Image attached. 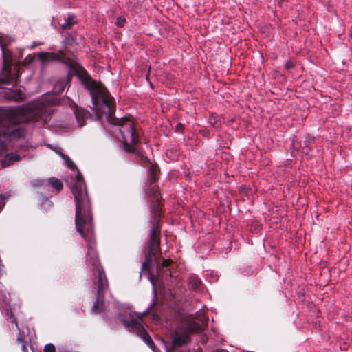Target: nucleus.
I'll return each mask as SVG.
<instances>
[{
  "mask_svg": "<svg viewBox=\"0 0 352 352\" xmlns=\"http://www.w3.org/2000/svg\"><path fill=\"white\" fill-rule=\"evenodd\" d=\"M93 226L91 230H88L85 227L83 229L84 235L81 236L87 241V253L86 258L87 265L92 267V271L96 275V285L98 287L96 300L92 307V312L99 314L104 311V295L109 287L108 280L104 269L101 266L98 252L96 248V241L93 236Z\"/></svg>",
  "mask_w": 352,
  "mask_h": 352,
  "instance_id": "1",
  "label": "nucleus"
},
{
  "mask_svg": "<svg viewBox=\"0 0 352 352\" xmlns=\"http://www.w3.org/2000/svg\"><path fill=\"white\" fill-rule=\"evenodd\" d=\"M163 207L164 205L160 198L153 200L150 205L149 237L144 247L146 252L145 261L141 268L142 272H149L153 258L157 259V254H160L161 219L163 217Z\"/></svg>",
  "mask_w": 352,
  "mask_h": 352,
  "instance_id": "2",
  "label": "nucleus"
},
{
  "mask_svg": "<svg viewBox=\"0 0 352 352\" xmlns=\"http://www.w3.org/2000/svg\"><path fill=\"white\" fill-rule=\"evenodd\" d=\"M71 56H72V62L76 68V71L69 67V71L67 77V82L66 84L69 85L72 76H76L84 87L90 91L92 104L96 109L97 116H100L101 113L100 107H99L100 99L102 100V105L108 107L110 110V107L112 104V97L104 87L93 80L87 71L78 64L74 53H71Z\"/></svg>",
  "mask_w": 352,
  "mask_h": 352,
  "instance_id": "3",
  "label": "nucleus"
},
{
  "mask_svg": "<svg viewBox=\"0 0 352 352\" xmlns=\"http://www.w3.org/2000/svg\"><path fill=\"white\" fill-rule=\"evenodd\" d=\"M72 192L76 201L75 224L76 230L84 235V227L88 230H91L93 216L87 186L79 170H78L76 182L72 188Z\"/></svg>",
  "mask_w": 352,
  "mask_h": 352,
  "instance_id": "4",
  "label": "nucleus"
},
{
  "mask_svg": "<svg viewBox=\"0 0 352 352\" xmlns=\"http://www.w3.org/2000/svg\"><path fill=\"white\" fill-rule=\"evenodd\" d=\"M107 109V112L102 111L100 109V115L98 116L100 118L102 113H107V119L108 122L113 125H118L122 126H126V130L130 134L131 143L127 142L126 140L123 142L124 150L129 153H133L140 160V163L142 166L145 164H151L150 160L144 155V152L141 148H138V144L140 143V134L138 130L135 126L133 122H130L129 118L122 117L121 118H117L115 116L116 111V103L114 99L112 98V104L110 107V111L108 107L103 106Z\"/></svg>",
  "mask_w": 352,
  "mask_h": 352,
  "instance_id": "5",
  "label": "nucleus"
},
{
  "mask_svg": "<svg viewBox=\"0 0 352 352\" xmlns=\"http://www.w3.org/2000/svg\"><path fill=\"white\" fill-rule=\"evenodd\" d=\"M207 327L205 321L197 322L193 320H186L174 332L170 348L173 350L191 342L190 334L201 333Z\"/></svg>",
  "mask_w": 352,
  "mask_h": 352,
  "instance_id": "6",
  "label": "nucleus"
},
{
  "mask_svg": "<svg viewBox=\"0 0 352 352\" xmlns=\"http://www.w3.org/2000/svg\"><path fill=\"white\" fill-rule=\"evenodd\" d=\"M21 122L22 118L14 111L0 112V138L12 140L23 136V129L19 126Z\"/></svg>",
  "mask_w": 352,
  "mask_h": 352,
  "instance_id": "7",
  "label": "nucleus"
},
{
  "mask_svg": "<svg viewBox=\"0 0 352 352\" xmlns=\"http://www.w3.org/2000/svg\"><path fill=\"white\" fill-rule=\"evenodd\" d=\"M71 53H74L70 50H68L67 47L65 49L60 50L58 52H41L38 53V59L43 63L57 61L64 65H66L69 67H71L72 70L76 71V68L73 65L72 62Z\"/></svg>",
  "mask_w": 352,
  "mask_h": 352,
  "instance_id": "8",
  "label": "nucleus"
},
{
  "mask_svg": "<svg viewBox=\"0 0 352 352\" xmlns=\"http://www.w3.org/2000/svg\"><path fill=\"white\" fill-rule=\"evenodd\" d=\"M56 98H53L51 100L45 99L44 102L36 104L30 109L28 117L33 122H37L41 119H46L52 113L47 105H56Z\"/></svg>",
  "mask_w": 352,
  "mask_h": 352,
  "instance_id": "9",
  "label": "nucleus"
},
{
  "mask_svg": "<svg viewBox=\"0 0 352 352\" xmlns=\"http://www.w3.org/2000/svg\"><path fill=\"white\" fill-rule=\"evenodd\" d=\"M123 322L126 327H131L134 329L137 334L148 346L151 348L154 346L153 340L142 325V316L136 315V317H134L131 315V318L130 320H124Z\"/></svg>",
  "mask_w": 352,
  "mask_h": 352,
  "instance_id": "10",
  "label": "nucleus"
},
{
  "mask_svg": "<svg viewBox=\"0 0 352 352\" xmlns=\"http://www.w3.org/2000/svg\"><path fill=\"white\" fill-rule=\"evenodd\" d=\"M0 46L3 54V72L4 78L2 84H8L12 80V52L7 47L6 41L0 36Z\"/></svg>",
  "mask_w": 352,
  "mask_h": 352,
  "instance_id": "11",
  "label": "nucleus"
},
{
  "mask_svg": "<svg viewBox=\"0 0 352 352\" xmlns=\"http://www.w3.org/2000/svg\"><path fill=\"white\" fill-rule=\"evenodd\" d=\"M149 165V177L147 182V188L146 189V194L147 197L151 198H155V199L158 197L159 194V186L156 184V182L159 179V173L160 168L157 164H145L144 166Z\"/></svg>",
  "mask_w": 352,
  "mask_h": 352,
  "instance_id": "12",
  "label": "nucleus"
},
{
  "mask_svg": "<svg viewBox=\"0 0 352 352\" xmlns=\"http://www.w3.org/2000/svg\"><path fill=\"white\" fill-rule=\"evenodd\" d=\"M74 113L76 116V120L80 127H82L86 124V119L89 113L83 108L78 107L77 104H74Z\"/></svg>",
  "mask_w": 352,
  "mask_h": 352,
  "instance_id": "13",
  "label": "nucleus"
},
{
  "mask_svg": "<svg viewBox=\"0 0 352 352\" xmlns=\"http://www.w3.org/2000/svg\"><path fill=\"white\" fill-rule=\"evenodd\" d=\"M173 263V261L171 259H162V262L161 263H158L157 264L156 270L157 274L164 276H171L170 270L168 268Z\"/></svg>",
  "mask_w": 352,
  "mask_h": 352,
  "instance_id": "14",
  "label": "nucleus"
},
{
  "mask_svg": "<svg viewBox=\"0 0 352 352\" xmlns=\"http://www.w3.org/2000/svg\"><path fill=\"white\" fill-rule=\"evenodd\" d=\"M21 160V157L17 153H8L2 160V165L4 167L9 166L13 164L16 162H19Z\"/></svg>",
  "mask_w": 352,
  "mask_h": 352,
  "instance_id": "15",
  "label": "nucleus"
},
{
  "mask_svg": "<svg viewBox=\"0 0 352 352\" xmlns=\"http://www.w3.org/2000/svg\"><path fill=\"white\" fill-rule=\"evenodd\" d=\"M315 141V138L311 135H307L305 137V140L304 141L303 146H302V152L305 154L307 155L309 152L313 149Z\"/></svg>",
  "mask_w": 352,
  "mask_h": 352,
  "instance_id": "16",
  "label": "nucleus"
},
{
  "mask_svg": "<svg viewBox=\"0 0 352 352\" xmlns=\"http://www.w3.org/2000/svg\"><path fill=\"white\" fill-rule=\"evenodd\" d=\"M188 285L192 289L199 291L202 287V282L197 276H191L189 278Z\"/></svg>",
  "mask_w": 352,
  "mask_h": 352,
  "instance_id": "17",
  "label": "nucleus"
},
{
  "mask_svg": "<svg viewBox=\"0 0 352 352\" xmlns=\"http://www.w3.org/2000/svg\"><path fill=\"white\" fill-rule=\"evenodd\" d=\"M1 301L6 305L10 303V294L1 283H0V302Z\"/></svg>",
  "mask_w": 352,
  "mask_h": 352,
  "instance_id": "18",
  "label": "nucleus"
},
{
  "mask_svg": "<svg viewBox=\"0 0 352 352\" xmlns=\"http://www.w3.org/2000/svg\"><path fill=\"white\" fill-rule=\"evenodd\" d=\"M49 184L57 191H60L63 189V184L60 180L56 177H50L48 179Z\"/></svg>",
  "mask_w": 352,
  "mask_h": 352,
  "instance_id": "19",
  "label": "nucleus"
},
{
  "mask_svg": "<svg viewBox=\"0 0 352 352\" xmlns=\"http://www.w3.org/2000/svg\"><path fill=\"white\" fill-rule=\"evenodd\" d=\"M60 155L62 157V158L65 161L66 164H67V167L72 170H74L75 169L77 168L76 167V165L75 164V163L70 159V157L63 153H60Z\"/></svg>",
  "mask_w": 352,
  "mask_h": 352,
  "instance_id": "20",
  "label": "nucleus"
},
{
  "mask_svg": "<svg viewBox=\"0 0 352 352\" xmlns=\"http://www.w3.org/2000/svg\"><path fill=\"white\" fill-rule=\"evenodd\" d=\"M66 86L67 84L65 82H58L55 85L53 91L56 94H62L65 91Z\"/></svg>",
  "mask_w": 352,
  "mask_h": 352,
  "instance_id": "21",
  "label": "nucleus"
},
{
  "mask_svg": "<svg viewBox=\"0 0 352 352\" xmlns=\"http://www.w3.org/2000/svg\"><path fill=\"white\" fill-rule=\"evenodd\" d=\"M17 344L20 345L21 349L23 352H28V348L26 346V342L24 339L22 338L21 333H19V336L16 339Z\"/></svg>",
  "mask_w": 352,
  "mask_h": 352,
  "instance_id": "22",
  "label": "nucleus"
},
{
  "mask_svg": "<svg viewBox=\"0 0 352 352\" xmlns=\"http://www.w3.org/2000/svg\"><path fill=\"white\" fill-rule=\"evenodd\" d=\"M73 42H74V39L72 36L69 35L66 36L64 41H63V46L64 47V49H65V47H67V48L69 50L68 48V45H71Z\"/></svg>",
  "mask_w": 352,
  "mask_h": 352,
  "instance_id": "23",
  "label": "nucleus"
},
{
  "mask_svg": "<svg viewBox=\"0 0 352 352\" xmlns=\"http://www.w3.org/2000/svg\"><path fill=\"white\" fill-rule=\"evenodd\" d=\"M209 122L213 127L219 128L220 126V123L218 122L216 117L213 116L210 117Z\"/></svg>",
  "mask_w": 352,
  "mask_h": 352,
  "instance_id": "24",
  "label": "nucleus"
},
{
  "mask_svg": "<svg viewBox=\"0 0 352 352\" xmlns=\"http://www.w3.org/2000/svg\"><path fill=\"white\" fill-rule=\"evenodd\" d=\"M44 352H55L56 351V347L53 344H47L45 346Z\"/></svg>",
  "mask_w": 352,
  "mask_h": 352,
  "instance_id": "25",
  "label": "nucleus"
},
{
  "mask_svg": "<svg viewBox=\"0 0 352 352\" xmlns=\"http://www.w3.org/2000/svg\"><path fill=\"white\" fill-rule=\"evenodd\" d=\"M126 23V19L123 16H118L116 20V25L118 27H123Z\"/></svg>",
  "mask_w": 352,
  "mask_h": 352,
  "instance_id": "26",
  "label": "nucleus"
},
{
  "mask_svg": "<svg viewBox=\"0 0 352 352\" xmlns=\"http://www.w3.org/2000/svg\"><path fill=\"white\" fill-rule=\"evenodd\" d=\"M73 25V22L72 21V19L68 18L67 21L62 25V28L65 30L69 29L72 27Z\"/></svg>",
  "mask_w": 352,
  "mask_h": 352,
  "instance_id": "27",
  "label": "nucleus"
},
{
  "mask_svg": "<svg viewBox=\"0 0 352 352\" xmlns=\"http://www.w3.org/2000/svg\"><path fill=\"white\" fill-rule=\"evenodd\" d=\"M10 322L15 323L16 327L19 329L18 323L16 322V318L12 313H10Z\"/></svg>",
  "mask_w": 352,
  "mask_h": 352,
  "instance_id": "28",
  "label": "nucleus"
},
{
  "mask_svg": "<svg viewBox=\"0 0 352 352\" xmlns=\"http://www.w3.org/2000/svg\"><path fill=\"white\" fill-rule=\"evenodd\" d=\"M294 67V64L293 63V62L292 61H288L287 62V63L285 64V67L287 69H292Z\"/></svg>",
  "mask_w": 352,
  "mask_h": 352,
  "instance_id": "29",
  "label": "nucleus"
},
{
  "mask_svg": "<svg viewBox=\"0 0 352 352\" xmlns=\"http://www.w3.org/2000/svg\"><path fill=\"white\" fill-rule=\"evenodd\" d=\"M217 352H228V351L226 350H223V349H220V350H217Z\"/></svg>",
  "mask_w": 352,
  "mask_h": 352,
  "instance_id": "30",
  "label": "nucleus"
},
{
  "mask_svg": "<svg viewBox=\"0 0 352 352\" xmlns=\"http://www.w3.org/2000/svg\"><path fill=\"white\" fill-rule=\"evenodd\" d=\"M16 94H18V95H21V94H22V93H21V91H17L16 92Z\"/></svg>",
  "mask_w": 352,
  "mask_h": 352,
  "instance_id": "31",
  "label": "nucleus"
},
{
  "mask_svg": "<svg viewBox=\"0 0 352 352\" xmlns=\"http://www.w3.org/2000/svg\"><path fill=\"white\" fill-rule=\"evenodd\" d=\"M179 126H182V127H183V125H182V124H179L177 125V127L179 128Z\"/></svg>",
  "mask_w": 352,
  "mask_h": 352,
  "instance_id": "32",
  "label": "nucleus"
},
{
  "mask_svg": "<svg viewBox=\"0 0 352 352\" xmlns=\"http://www.w3.org/2000/svg\"><path fill=\"white\" fill-rule=\"evenodd\" d=\"M350 36H351V39H352V32H351V34H350Z\"/></svg>",
  "mask_w": 352,
  "mask_h": 352,
  "instance_id": "33",
  "label": "nucleus"
},
{
  "mask_svg": "<svg viewBox=\"0 0 352 352\" xmlns=\"http://www.w3.org/2000/svg\"><path fill=\"white\" fill-rule=\"evenodd\" d=\"M182 352H190L189 351H182Z\"/></svg>",
  "mask_w": 352,
  "mask_h": 352,
  "instance_id": "34",
  "label": "nucleus"
}]
</instances>
